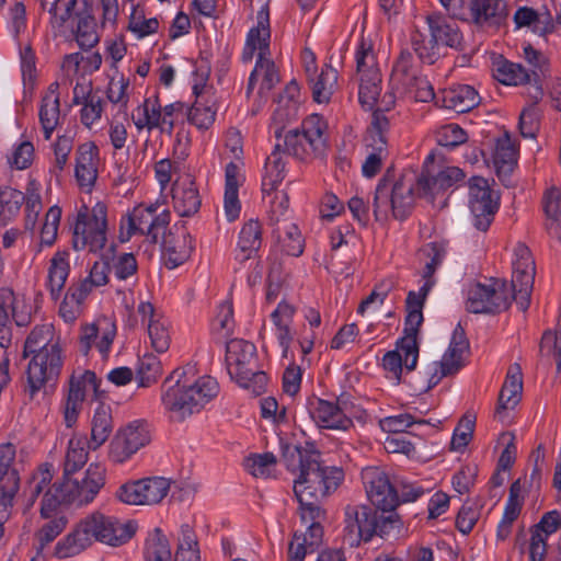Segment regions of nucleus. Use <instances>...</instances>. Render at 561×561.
<instances>
[{
    "label": "nucleus",
    "mask_w": 561,
    "mask_h": 561,
    "mask_svg": "<svg viewBox=\"0 0 561 561\" xmlns=\"http://www.w3.org/2000/svg\"><path fill=\"white\" fill-rule=\"evenodd\" d=\"M283 456L287 469L295 474L294 492L299 503L300 517L302 522H311L309 528L317 539L321 533L323 515L319 502L336 490L343 480V471L336 467H323L312 446H287Z\"/></svg>",
    "instance_id": "obj_1"
},
{
    "label": "nucleus",
    "mask_w": 561,
    "mask_h": 561,
    "mask_svg": "<svg viewBox=\"0 0 561 561\" xmlns=\"http://www.w3.org/2000/svg\"><path fill=\"white\" fill-rule=\"evenodd\" d=\"M106 469L99 462H91L79 479L73 474L53 482L54 468L45 463L33 473L24 492L25 510L42 496L41 514L53 517L64 504L84 506L94 501L105 484Z\"/></svg>",
    "instance_id": "obj_2"
},
{
    "label": "nucleus",
    "mask_w": 561,
    "mask_h": 561,
    "mask_svg": "<svg viewBox=\"0 0 561 561\" xmlns=\"http://www.w3.org/2000/svg\"><path fill=\"white\" fill-rule=\"evenodd\" d=\"M135 533L131 523L99 511L80 518L72 530L55 546V556L59 559L75 557L94 542L117 547L128 541Z\"/></svg>",
    "instance_id": "obj_3"
},
{
    "label": "nucleus",
    "mask_w": 561,
    "mask_h": 561,
    "mask_svg": "<svg viewBox=\"0 0 561 561\" xmlns=\"http://www.w3.org/2000/svg\"><path fill=\"white\" fill-rule=\"evenodd\" d=\"M191 370H175L164 382L161 402L175 420H184L201 411L218 392L214 378L203 376L193 380L187 376Z\"/></svg>",
    "instance_id": "obj_4"
},
{
    "label": "nucleus",
    "mask_w": 561,
    "mask_h": 561,
    "mask_svg": "<svg viewBox=\"0 0 561 561\" xmlns=\"http://www.w3.org/2000/svg\"><path fill=\"white\" fill-rule=\"evenodd\" d=\"M49 325L35 328L24 344V356H32L27 366V387L31 397L45 391L61 368V354L58 343L53 337Z\"/></svg>",
    "instance_id": "obj_5"
},
{
    "label": "nucleus",
    "mask_w": 561,
    "mask_h": 561,
    "mask_svg": "<svg viewBox=\"0 0 561 561\" xmlns=\"http://www.w3.org/2000/svg\"><path fill=\"white\" fill-rule=\"evenodd\" d=\"M421 299L422 295H413L408 300L404 335L397 342L394 350L387 352L382 357L386 377L394 385L400 383L404 370L411 371L417 364V332L423 322Z\"/></svg>",
    "instance_id": "obj_6"
},
{
    "label": "nucleus",
    "mask_w": 561,
    "mask_h": 561,
    "mask_svg": "<svg viewBox=\"0 0 561 561\" xmlns=\"http://www.w3.org/2000/svg\"><path fill=\"white\" fill-rule=\"evenodd\" d=\"M299 87L296 82H290L278 100L274 112L271 131L277 139L275 150L267 157L264 172L262 175V194L277 191L286 175V161L279 152L282 148V134L285 124L293 119L298 112L299 106Z\"/></svg>",
    "instance_id": "obj_7"
},
{
    "label": "nucleus",
    "mask_w": 561,
    "mask_h": 561,
    "mask_svg": "<svg viewBox=\"0 0 561 561\" xmlns=\"http://www.w3.org/2000/svg\"><path fill=\"white\" fill-rule=\"evenodd\" d=\"M468 353L469 342L463 329L457 325L442 358L427 364L422 371L411 379L412 393L416 396L426 393L437 386L443 378L458 373L463 367Z\"/></svg>",
    "instance_id": "obj_8"
},
{
    "label": "nucleus",
    "mask_w": 561,
    "mask_h": 561,
    "mask_svg": "<svg viewBox=\"0 0 561 561\" xmlns=\"http://www.w3.org/2000/svg\"><path fill=\"white\" fill-rule=\"evenodd\" d=\"M414 175L405 173L394 181L383 179L378 184L373 202L375 219L385 224L390 219L402 220L413 205Z\"/></svg>",
    "instance_id": "obj_9"
},
{
    "label": "nucleus",
    "mask_w": 561,
    "mask_h": 561,
    "mask_svg": "<svg viewBox=\"0 0 561 561\" xmlns=\"http://www.w3.org/2000/svg\"><path fill=\"white\" fill-rule=\"evenodd\" d=\"M77 3V0H45L43 7L48 10L54 27L71 31L80 47L91 48L100 39L96 23L89 12L75 11Z\"/></svg>",
    "instance_id": "obj_10"
},
{
    "label": "nucleus",
    "mask_w": 561,
    "mask_h": 561,
    "mask_svg": "<svg viewBox=\"0 0 561 561\" xmlns=\"http://www.w3.org/2000/svg\"><path fill=\"white\" fill-rule=\"evenodd\" d=\"M255 346L244 340L234 339L227 343L226 364L232 379L242 388L260 394L265 389L267 376L256 370Z\"/></svg>",
    "instance_id": "obj_11"
},
{
    "label": "nucleus",
    "mask_w": 561,
    "mask_h": 561,
    "mask_svg": "<svg viewBox=\"0 0 561 561\" xmlns=\"http://www.w3.org/2000/svg\"><path fill=\"white\" fill-rule=\"evenodd\" d=\"M107 242V207L102 202L82 206L73 227V247L98 253Z\"/></svg>",
    "instance_id": "obj_12"
},
{
    "label": "nucleus",
    "mask_w": 561,
    "mask_h": 561,
    "mask_svg": "<svg viewBox=\"0 0 561 561\" xmlns=\"http://www.w3.org/2000/svg\"><path fill=\"white\" fill-rule=\"evenodd\" d=\"M170 222V211L164 201L158 199L153 204L138 205L121 221L119 239L125 242L134 234L139 233L157 241Z\"/></svg>",
    "instance_id": "obj_13"
},
{
    "label": "nucleus",
    "mask_w": 561,
    "mask_h": 561,
    "mask_svg": "<svg viewBox=\"0 0 561 561\" xmlns=\"http://www.w3.org/2000/svg\"><path fill=\"white\" fill-rule=\"evenodd\" d=\"M325 129L323 117L312 114L302 122L301 130L294 129L285 134L282 147L300 160L321 156L327 146Z\"/></svg>",
    "instance_id": "obj_14"
},
{
    "label": "nucleus",
    "mask_w": 561,
    "mask_h": 561,
    "mask_svg": "<svg viewBox=\"0 0 561 561\" xmlns=\"http://www.w3.org/2000/svg\"><path fill=\"white\" fill-rule=\"evenodd\" d=\"M426 22L431 32V39L414 38L413 47L423 62L433 64L438 56L440 45L457 47L462 37L457 24L442 14L427 15Z\"/></svg>",
    "instance_id": "obj_15"
},
{
    "label": "nucleus",
    "mask_w": 561,
    "mask_h": 561,
    "mask_svg": "<svg viewBox=\"0 0 561 561\" xmlns=\"http://www.w3.org/2000/svg\"><path fill=\"white\" fill-rule=\"evenodd\" d=\"M512 299L514 293L502 279L491 278L484 283H472L467 289V308L474 313L505 310Z\"/></svg>",
    "instance_id": "obj_16"
},
{
    "label": "nucleus",
    "mask_w": 561,
    "mask_h": 561,
    "mask_svg": "<svg viewBox=\"0 0 561 561\" xmlns=\"http://www.w3.org/2000/svg\"><path fill=\"white\" fill-rule=\"evenodd\" d=\"M151 440L148 425L139 420L121 426L108 446V459L116 465L130 460L141 448Z\"/></svg>",
    "instance_id": "obj_17"
},
{
    "label": "nucleus",
    "mask_w": 561,
    "mask_h": 561,
    "mask_svg": "<svg viewBox=\"0 0 561 561\" xmlns=\"http://www.w3.org/2000/svg\"><path fill=\"white\" fill-rule=\"evenodd\" d=\"M468 190V204L472 224L477 229L484 231L499 208L500 196L491 183L480 176H473L469 180Z\"/></svg>",
    "instance_id": "obj_18"
},
{
    "label": "nucleus",
    "mask_w": 561,
    "mask_h": 561,
    "mask_svg": "<svg viewBox=\"0 0 561 561\" xmlns=\"http://www.w3.org/2000/svg\"><path fill=\"white\" fill-rule=\"evenodd\" d=\"M463 179V172L453 165H445L440 157L430 153L424 161V170L417 181L421 195L433 198Z\"/></svg>",
    "instance_id": "obj_19"
},
{
    "label": "nucleus",
    "mask_w": 561,
    "mask_h": 561,
    "mask_svg": "<svg viewBox=\"0 0 561 561\" xmlns=\"http://www.w3.org/2000/svg\"><path fill=\"white\" fill-rule=\"evenodd\" d=\"M141 322L146 324V345L158 355L169 351L174 330L169 318L149 301H141L138 306Z\"/></svg>",
    "instance_id": "obj_20"
},
{
    "label": "nucleus",
    "mask_w": 561,
    "mask_h": 561,
    "mask_svg": "<svg viewBox=\"0 0 561 561\" xmlns=\"http://www.w3.org/2000/svg\"><path fill=\"white\" fill-rule=\"evenodd\" d=\"M171 483V480L164 477H148L130 481L117 490V497L129 505H154L169 494Z\"/></svg>",
    "instance_id": "obj_21"
},
{
    "label": "nucleus",
    "mask_w": 561,
    "mask_h": 561,
    "mask_svg": "<svg viewBox=\"0 0 561 561\" xmlns=\"http://www.w3.org/2000/svg\"><path fill=\"white\" fill-rule=\"evenodd\" d=\"M512 291L518 308L525 311L529 307L535 279V262L525 244H517L512 257Z\"/></svg>",
    "instance_id": "obj_22"
},
{
    "label": "nucleus",
    "mask_w": 561,
    "mask_h": 561,
    "mask_svg": "<svg viewBox=\"0 0 561 561\" xmlns=\"http://www.w3.org/2000/svg\"><path fill=\"white\" fill-rule=\"evenodd\" d=\"M380 75L359 78L358 100L363 108L373 111L371 127L383 129L387 126V121L379 113L390 111L396 104L394 94L389 91L380 95Z\"/></svg>",
    "instance_id": "obj_23"
},
{
    "label": "nucleus",
    "mask_w": 561,
    "mask_h": 561,
    "mask_svg": "<svg viewBox=\"0 0 561 561\" xmlns=\"http://www.w3.org/2000/svg\"><path fill=\"white\" fill-rule=\"evenodd\" d=\"M32 307L23 295L14 294L10 288L0 289V346L10 343L11 322L25 325L30 322Z\"/></svg>",
    "instance_id": "obj_24"
},
{
    "label": "nucleus",
    "mask_w": 561,
    "mask_h": 561,
    "mask_svg": "<svg viewBox=\"0 0 561 561\" xmlns=\"http://www.w3.org/2000/svg\"><path fill=\"white\" fill-rule=\"evenodd\" d=\"M116 333L117 328L114 319L108 316H101L92 322L82 325L80 350L88 354L94 348L105 358L112 350Z\"/></svg>",
    "instance_id": "obj_25"
},
{
    "label": "nucleus",
    "mask_w": 561,
    "mask_h": 561,
    "mask_svg": "<svg viewBox=\"0 0 561 561\" xmlns=\"http://www.w3.org/2000/svg\"><path fill=\"white\" fill-rule=\"evenodd\" d=\"M16 450L10 444L0 445V503L3 505L0 512V520L10 515L13 500L20 486L19 469L16 467Z\"/></svg>",
    "instance_id": "obj_26"
},
{
    "label": "nucleus",
    "mask_w": 561,
    "mask_h": 561,
    "mask_svg": "<svg viewBox=\"0 0 561 561\" xmlns=\"http://www.w3.org/2000/svg\"><path fill=\"white\" fill-rule=\"evenodd\" d=\"M362 479L367 496L373 505L381 511L393 510L399 497L387 474L379 468L369 467L363 470Z\"/></svg>",
    "instance_id": "obj_27"
},
{
    "label": "nucleus",
    "mask_w": 561,
    "mask_h": 561,
    "mask_svg": "<svg viewBox=\"0 0 561 561\" xmlns=\"http://www.w3.org/2000/svg\"><path fill=\"white\" fill-rule=\"evenodd\" d=\"M344 531L351 546L369 540L376 534V513L365 505H348Z\"/></svg>",
    "instance_id": "obj_28"
},
{
    "label": "nucleus",
    "mask_w": 561,
    "mask_h": 561,
    "mask_svg": "<svg viewBox=\"0 0 561 561\" xmlns=\"http://www.w3.org/2000/svg\"><path fill=\"white\" fill-rule=\"evenodd\" d=\"M306 408L318 427L346 431L353 425L346 412L334 402L312 397L307 400Z\"/></svg>",
    "instance_id": "obj_29"
},
{
    "label": "nucleus",
    "mask_w": 561,
    "mask_h": 561,
    "mask_svg": "<svg viewBox=\"0 0 561 561\" xmlns=\"http://www.w3.org/2000/svg\"><path fill=\"white\" fill-rule=\"evenodd\" d=\"M270 12L265 4L257 11L255 22L248 32L242 54L243 60L250 61L255 55L257 58L267 57L270 54Z\"/></svg>",
    "instance_id": "obj_30"
},
{
    "label": "nucleus",
    "mask_w": 561,
    "mask_h": 561,
    "mask_svg": "<svg viewBox=\"0 0 561 561\" xmlns=\"http://www.w3.org/2000/svg\"><path fill=\"white\" fill-rule=\"evenodd\" d=\"M295 313L296 308L286 300H282L271 313L273 332L282 348L283 358H290L293 356L291 344L296 335V331L293 328Z\"/></svg>",
    "instance_id": "obj_31"
},
{
    "label": "nucleus",
    "mask_w": 561,
    "mask_h": 561,
    "mask_svg": "<svg viewBox=\"0 0 561 561\" xmlns=\"http://www.w3.org/2000/svg\"><path fill=\"white\" fill-rule=\"evenodd\" d=\"M99 148L94 142L81 144L76 152L75 176L79 186L90 191L98 179Z\"/></svg>",
    "instance_id": "obj_32"
},
{
    "label": "nucleus",
    "mask_w": 561,
    "mask_h": 561,
    "mask_svg": "<svg viewBox=\"0 0 561 561\" xmlns=\"http://www.w3.org/2000/svg\"><path fill=\"white\" fill-rule=\"evenodd\" d=\"M240 161L229 162L225 169L224 211L229 221L236 220L241 211L239 188L244 182Z\"/></svg>",
    "instance_id": "obj_33"
},
{
    "label": "nucleus",
    "mask_w": 561,
    "mask_h": 561,
    "mask_svg": "<svg viewBox=\"0 0 561 561\" xmlns=\"http://www.w3.org/2000/svg\"><path fill=\"white\" fill-rule=\"evenodd\" d=\"M517 148L508 134H504L495 141L494 148L485 159L488 165H492L499 179L506 183L517 163Z\"/></svg>",
    "instance_id": "obj_34"
},
{
    "label": "nucleus",
    "mask_w": 561,
    "mask_h": 561,
    "mask_svg": "<svg viewBox=\"0 0 561 561\" xmlns=\"http://www.w3.org/2000/svg\"><path fill=\"white\" fill-rule=\"evenodd\" d=\"M446 254V249L443 243L438 242H431L424 245L420 251V259L424 263V271H423V279L424 283L420 287L417 293L411 291L408 295L407 301L410 299L411 296H420L422 295L421 299V310L423 309V305L425 301V298L428 294V291L432 289V287L435 284V279L433 278L434 273L438 268V266L442 264L444 257Z\"/></svg>",
    "instance_id": "obj_35"
},
{
    "label": "nucleus",
    "mask_w": 561,
    "mask_h": 561,
    "mask_svg": "<svg viewBox=\"0 0 561 561\" xmlns=\"http://www.w3.org/2000/svg\"><path fill=\"white\" fill-rule=\"evenodd\" d=\"M173 204L180 216H192L198 210L201 198L191 176L185 175L175 181Z\"/></svg>",
    "instance_id": "obj_36"
},
{
    "label": "nucleus",
    "mask_w": 561,
    "mask_h": 561,
    "mask_svg": "<svg viewBox=\"0 0 561 561\" xmlns=\"http://www.w3.org/2000/svg\"><path fill=\"white\" fill-rule=\"evenodd\" d=\"M523 390L522 371L518 365L510 367L505 382L502 387L499 398V407L496 409V415L501 419H505V411L514 409L520 398Z\"/></svg>",
    "instance_id": "obj_37"
},
{
    "label": "nucleus",
    "mask_w": 561,
    "mask_h": 561,
    "mask_svg": "<svg viewBox=\"0 0 561 561\" xmlns=\"http://www.w3.org/2000/svg\"><path fill=\"white\" fill-rule=\"evenodd\" d=\"M506 16L507 10L504 0H483L481 3L476 0L468 20H472L481 26H499Z\"/></svg>",
    "instance_id": "obj_38"
},
{
    "label": "nucleus",
    "mask_w": 561,
    "mask_h": 561,
    "mask_svg": "<svg viewBox=\"0 0 561 561\" xmlns=\"http://www.w3.org/2000/svg\"><path fill=\"white\" fill-rule=\"evenodd\" d=\"M278 73L275 65L267 57L257 58L249 78V93L256 92L260 96L268 92L277 82Z\"/></svg>",
    "instance_id": "obj_39"
},
{
    "label": "nucleus",
    "mask_w": 561,
    "mask_h": 561,
    "mask_svg": "<svg viewBox=\"0 0 561 561\" xmlns=\"http://www.w3.org/2000/svg\"><path fill=\"white\" fill-rule=\"evenodd\" d=\"M102 56L98 51L72 53L65 57L62 70L68 77H84L100 69Z\"/></svg>",
    "instance_id": "obj_40"
},
{
    "label": "nucleus",
    "mask_w": 561,
    "mask_h": 561,
    "mask_svg": "<svg viewBox=\"0 0 561 561\" xmlns=\"http://www.w3.org/2000/svg\"><path fill=\"white\" fill-rule=\"evenodd\" d=\"M133 123L138 131L160 130V102L157 95L148 96L131 113Z\"/></svg>",
    "instance_id": "obj_41"
},
{
    "label": "nucleus",
    "mask_w": 561,
    "mask_h": 561,
    "mask_svg": "<svg viewBox=\"0 0 561 561\" xmlns=\"http://www.w3.org/2000/svg\"><path fill=\"white\" fill-rule=\"evenodd\" d=\"M218 110L217 96L195 99L188 110L187 118L197 129L206 130L215 123Z\"/></svg>",
    "instance_id": "obj_42"
},
{
    "label": "nucleus",
    "mask_w": 561,
    "mask_h": 561,
    "mask_svg": "<svg viewBox=\"0 0 561 561\" xmlns=\"http://www.w3.org/2000/svg\"><path fill=\"white\" fill-rule=\"evenodd\" d=\"M479 95L476 90L467 84L448 89L443 94V105L457 113H465L479 104Z\"/></svg>",
    "instance_id": "obj_43"
},
{
    "label": "nucleus",
    "mask_w": 561,
    "mask_h": 561,
    "mask_svg": "<svg viewBox=\"0 0 561 561\" xmlns=\"http://www.w3.org/2000/svg\"><path fill=\"white\" fill-rule=\"evenodd\" d=\"M337 71L331 66H324L320 73L310 77L313 99L319 104H325L337 88Z\"/></svg>",
    "instance_id": "obj_44"
},
{
    "label": "nucleus",
    "mask_w": 561,
    "mask_h": 561,
    "mask_svg": "<svg viewBox=\"0 0 561 561\" xmlns=\"http://www.w3.org/2000/svg\"><path fill=\"white\" fill-rule=\"evenodd\" d=\"M542 206L547 216V229L552 237L561 240V190L550 186L546 190Z\"/></svg>",
    "instance_id": "obj_45"
},
{
    "label": "nucleus",
    "mask_w": 561,
    "mask_h": 561,
    "mask_svg": "<svg viewBox=\"0 0 561 561\" xmlns=\"http://www.w3.org/2000/svg\"><path fill=\"white\" fill-rule=\"evenodd\" d=\"M69 253L58 251L50 260L47 276V286L54 298H58L69 274Z\"/></svg>",
    "instance_id": "obj_46"
},
{
    "label": "nucleus",
    "mask_w": 561,
    "mask_h": 561,
    "mask_svg": "<svg viewBox=\"0 0 561 561\" xmlns=\"http://www.w3.org/2000/svg\"><path fill=\"white\" fill-rule=\"evenodd\" d=\"M59 119V98L57 87L50 85L44 95L39 107V121L44 130L45 139L51 137Z\"/></svg>",
    "instance_id": "obj_47"
},
{
    "label": "nucleus",
    "mask_w": 561,
    "mask_h": 561,
    "mask_svg": "<svg viewBox=\"0 0 561 561\" xmlns=\"http://www.w3.org/2000/svg\"><path fill=\"white\" fill-rule=\"evenodd\" d=\"M261 247V226L251 219L243 225L239 233L236 256L243 261L250 259Z\"/></svg>",
    "instance_id": "obj_48"
},
{
    "label": "nucleus",
    "mask_w": 561,
    "mask_h": 561,
    "mask_svg": "<svg viewBox=\"0 0 561 561\" xmlns=\"http://www.w3.org/2000/svg\"><path fill=\"white\" fill-rule=\"evenodd\" d=\"M493 77L505 85H518L525 83L529 76L527 71L519 65L508 61L502 57L493 60Z\"/></svg>",
    "instance_id": "obj_49"
},
{
    "label": "nucleus",
    "mask_w": 561,
    "mask_h": 561,
    "mask_svg": "<svg viewBox=\"0 0 561 561\" xmlns=\"http://www.w3.org/2000/svg\"><path fill=\"white\" fill-rule=\"evenodd\" d=\"M159 28V21L154 16H147L144 7L133 4L129 20L128 31L138 39L154 34Z\"/></svg>",
    "instance_id": "obj_50"
},
{
    "label": "nucleus",
    "mask_w": 561,
    "mask_h": 561,
    "mask_svg": "<svg viewBox=\"0 0 561 561\" xmlns=\"http://www.w3.org/2000/svg\"><path fill=\"white\" fill-rule=\"evenodd\" d=\"M87 442L82 436H73L69 439L62 477L75 474L88 461Z\"/></svg>",
    "instance_id": "obj_51"
},
{
    "label": "nucleus",
    "mask_w": 561,
    "mask_h": 561,
    "mask_svg": "<svg viewBox=\"0 0 561 561\" xmlns=\"http://www.w3.org/2000/svg\"><path fill=\"white\" fill-rule=\"evenodd\" d=\"M263 195L268 219L272 224L287 221L290 217L288 196L284 191H272Z\"/></svg>",
    "instance_id": "obj_52"
},
{
    "label": "nucleus",
    "mask_w": 561,
    "mask_h": 561,
    "mask_svg": "<svg viewBox=\"0 0 561 561\" xmlns=\"http://www.w3.org/2000/svg\"><path fill=\"white\" fill-rule=\"evenodd\" d=\"M98 391L96 376L91 370L75 371L70 379L68 396L77 394V400L84 402L93 398Z\"/></svg>",
    "instance_id": "obj_53"
},
{
    "label": "nucleus",
    "mask_w": 561,
    "mask_h": 561,
    "mask_svg": "<svg viewBox=\"0 0 561 561\" xmlns=\"http://www.w3.org/2000/svg\"><path fill=\"white\" fill-rule=\"evenodd\" d=\"M112 416L105 407L95 410L91 424L90 447L96 449L102 446L112 433Z\"/></svg>",
    "instance_id": "obj_54"
},
{
    "label": "nucleus",
    "mask_w": 561,
    "mask_h": 561,
    "mask_svg": "<svg viewBox=\"0 0 561 561\" xmlns=\"http://www.w3.org/2000/svg\"><path fill=\"white\" fill-rule=\"evenodd\" d=\"M5 159L11 169L25 170L35 159L34 145L30 140L19 139L11 146Z\"/></svg>",
    "instance_id": "obj_55"
},
{
    "label": "nucleus",
    "mask_w": 561,
    "mask_h": 561,
    "mask_svg": "<svg viewBox=\"0 0 561 561\" xmlns=\"http://www.w3.org/2000/svg\"><path fill=\"white\" fill-rule=\"evenodd\" d=\"M192 251L193 241L191 236L185 232L181 233L173 244L167 243L164 247L167 265L170 268H175L191 256Z\"/></svg>",
    "instance_id": "obj_56"
},
{
    "label": "nucleus",
    "mask_w": 561,
    "mask_h": 561,
    "mask_svg": "<svg viewBox=\"0 0 561 561\" xmlns=\"http://www.w3.org/2000/svg\"><path fill=\"white\" fill-rule=\"evenodd\" d=\"M23 202L22 192L10 186H0V225H5L15 217Z\"/></svg>",
    "instance_id": "obj_57"
},
{
    "label": "nucleus",
    "mask_w": 561,
    "mask_h": 561,
    "mask_svg": "<svg viewBox=\"0 0 561 561\" xmlns=\"http://www.w3.org/2000/svg\"><path fill=\"white\" fill-rule=\"evenodd\" d=\"M244 468L255 478L267 479L276 472V458L271 453L253 454L244 459Z\"/></svg>",
    "instance_id": "obj_58"
},
{
    "label": "nucleus",
    "mask_w": 561,
    "mask_h": 561,
    "mask_svg": "<svg viewBox=\"0 0 561 561\" xmlns=\"http://www.w3.org/2000/svg\"><path fill=\"white\" fill-rule=\"evenodd\" d=\"M355 59L359 78L380 75L370 41L365 38L360 41L356 49Z\"/></svg>",
    "instance_id": "obj_59"
},
{
    "label": "nucleus",
    "mask_w": 561,
    "mask_h": 561,
    "mask_svg": "<svg viewBox=\"0 0 561 561\" xmlns=\"http://www.w3.org/2000/svg\"><path fill=\"white\" fill-rule=\"evenodd\" d=\"M146 561H173L169 540L161 531L156 530L146 541Z\"/></svg>",
    "instance_id": "obj_60"
},
{
    "label": "nucleus",
    "mask_w": 561,
    "mask_h": 561,
    "mask_svg": "<svg viewBox=\"0 0 561 561\" xmlns=\"http://www.w3.org/2000/svg\"><path fill=\"white\" fill-rule=\"evenodd\" d=\"M210 67L206 61L196 65L192 76V89L195 99L217 96L213 85L208 83Z\"/></svg>",
    "instance_id": "obj_61"
},
{
    "label": "nucleus",
    "mask_w": 561,
    "mask_h": 561,
    "mask_svg": "<svg viewBox=\"0 0 561 561\" xmlns=\"http://www.w3.org/2000/svg\"><path fill=\"white\" fill-rule=\"evenodd\" d=\"M106 260L110 262V271L119 280L128 279L137 272V261L131 253H115Z\"/></svg>",
    "instance_id": "obj_62"
},
{
    "label": "nucleus",
    "mask_w": 561,
    "mask_h": 561,
    "mask_svg": "<svg viewBox=\"0 0 561 561\" xmlns=\"http://www.w3.org/2000/svg\"><path fill=\"white\" fill-rule=\"evenodd\" d=\"M76 131L67 129L62 135H59L54 144V171L61 172L67 162L69 154L72 150Z\"/></svg>",
    "instance_id": "obj_63"
},
{
    "label": "nucleus",
    "mask_w": 561,
    "mask_h": 561,
    "mask_svg": "<svg viewBox=\"0 0 561 561\" xmlns=\"http://www.w3.org/2000/svg\"><path fill=\"white\" fill-rule=\"evenodd\" d=\"M234 328L232 305L229 301L221 302L211 322V330L219 337H228Z\"/></svg>",
    "instance_id": "obj_64"
}]
</instances>
